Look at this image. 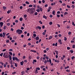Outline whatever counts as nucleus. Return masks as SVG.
Returning <instances> with one entry per match:
<instances>
[{"instance_id": "f257e3e1", "label": "nucleus", "mask_w": 75, "mask_h": 75, "mask_svg": "<svg viewBox=\"0 0 75 75\" xmlns=\"http://www.w3.org/2000/svg\"><path fill=\"white\" fill-rule=\"evenodd\" d=\"M3 57H4V58H8V55L7 54H6L4 53L3 54Z\"/></svg>"}, {"instance_id": "f03ea898", "label": "nucleus", "mask_w": 75, "mask_h": 75, "mask_svg": "<svg viewBox=\"0 0 75 75\" xmlns=\"http://www.w3.org/2000/svg\"><path fill=\"white\" fill-rule=\"evenodd\" d=\"M59 42V44H62V40L61 39H59L58 40Z\"/></svg>"}, {"instance_id": "7ed1b4c3", "label": "nucleus", "mask_w": 75, "mask_h": 75, "mask_svg": "<svg viewBox=\"0 0 75 75\" xmlns=\"http://www.w3.org/2000/svg\"><path fill=\"white\" fill-rule=\"evenodd\" d=\"M47 62H50V64H51L52 63V62H51V60L50 58H49V60H47Z\"/></svg>"}, {"instance_id": "20e7f679", "label": "nucleus", "mask_w": 75, "mask_h": 75, "mask_svg": "<svg viewBox=\"0 0 75 75\" xmlns=\"http://www.w3.org/2000/svg\"><path fill=\"white\" fill-rule=\"evenodd\" d=\"M3 35H2V37L3 38H4V37H5V36H6V33H4L3 32Z\"/></svg>"}, {"instance_id": "39448f33", "label": "nucleus", "mask_w": 75, "mask_h": 75, "mask_svg": "<svg viewBox=\"0 0 75 75\" xmlns=\"http://www.w3.org/2000/svg\"><path fill=\"white\" fill-rule=\"evenodd\" d=\"M31 11V9L30 8H29L28 9V11H27V12H28V13H29L30 12V11Z\"/></svg>"}, {"instance_id": "423d86ee", "label": "nucleus", "mask_w": 75, "mask_h": 75, "mask_svg": "<svg viewBox=\"0 0 75 75\" xmlns=\"http://www.w3.org/2000/svg\"><path fill=\"white\" fill-rule=\"evenodd\" d=\"M3 24H4V23L3 22H0V25H1V27H2L3 26Z\"/></svg>"}, {"instance_id": "0eeeda50", "label": "nucleus", "mask_w": 75, "mask_h": 75, "mask_svg": "<svg viewBox=\"0 0 75 75\" xmlns=\"http://www.w3.org/2000/svg\"><path fill=\"white\" fill-rule=\"evenodd\" d=\"M15 60L18 62H19V61H20V60L17 57H15Z\"/></svg>"}, {"instance_id": "6e6552de", "label": "nucleus", "mask_w": 75, "mask_h": 75, "mask_svg": "<svg viewBox=\"0 0 75 75\" xmlns=\"http://www.w3.org/2000/svg\"><path fill=\"white\" fill-rule=\"evenodd\" d=\"M23 33V31L22 30H20L19 33H18V34H21V33Z\"/></svg>"}, {"instance_id": "1a4fd4ad", "label": "nucleus", "mask_w": 75, "mask_h": 75, "mask_svg": "<svg viewBox=\"0 0 75 75\" xmlns=\"http://www.w3.org/2000/svg\"><path fill=\"white\" fill-rule=\"evenodd\" d=\"M35 62H37V60L35 59L33 60L32 63L33 64H34V63H35Z\"/></svg>"}, {"instance_id": "9d476101", "label": "nucleus", "mask_w": 75, "mask_h": 75, "mask_svg": "<svg viewBox=\"0 0 75 75\" xmlns=\"http://www.w3.org/2000/svg\"><path fill=\"white\" fill-rule=\"evenodd\" d=\"M10 12H11V10H9L7 11V13L8 14H10Z\"/></svg>"}, {"instance_id": "9b49d317", "label": "nucleus", "mask_w": 75, "mask_h": 75, "mask_svg": "<svg viewBox=\"0 0 75 75\" xmlns=\"http://www.w3.org/2000/svg\"><path fill=\"white\" fill-rule=\"evenodd\" d=\"M20 31V30L18 29V30H16V33H19Z\"/></svg>"}, {"instance_id": "f8f14e48", "label": "nucleus", "mask_w": 75, "mask_h": 75, "mask_svg": "<svg viewBox=\"0 0 75 75\" xmlns=\"http://www.w3.org/2000/svg\"><path fill=\"white\" fill-rule=\"evenodd\" d=\"M35 74H38V70H37V69H36L35 71Z\"/></svg>"}, {"instance_id": "ddd939ff", "label": "nucleus", "mask_w": 75, "mask_h": 75, "mask_svg": "<svg viewBox=\"0 0 75 75\" xmlns=\"http://www.w3.org/2000/svg\"><path fill=\"white\" fill-rule=\"evenodd\" d=\"M37 28H38L39 30H41V27H40V26H38L37 27Z\"/></svg>"}, {"instance_id": "4468645a", "label": "nucleus", "mask_w": 75, "mask_h": 75, "mask_svg": "<svg viewBox=\"0 0 75 75\" xmlns=\"http://www.w3.org/2000/svg\"><path fill=\"white\" fill-rule=\"evenodd\" d=\"M69 68V66H67V67H64V69H68Z\"/></svg>"}, {"instance_id": "2eb2a0df", "label": "nucleus", "mask_w": 75, "mask_h": 75, "mask_svg": "<svg viewBox=\"0 0 75 75\" xmlns=\"http://www.w3.org/2000/svg\"><path fill=\"white\" fill-rule=\"evenodd\" d=\"M55 62L59 63V61L58 60L56 59L55 60Z\"/></svg>"}, {"instance_id": "dca6fc26", "label": "nucleus", "mask_w": 75, "mask_h": 75, "mask_svg": "<svg viewBox=\"0 0 75 75\" xmlns=\"http://www.w3.org/2000/svg\"><path fill=\"white\" fill-rule=\"evenodd\" d=\"M23 63H24V61H22V62H20L21 65H23Z\"/></svg>"}, {"instance_id": "f3484780", "label": "nucleus", "mask_w": 75, "mask_h": 75, "mask_svg": "<svg viewBox=\"0 0 75 75\" xmlns=\"http://www.w3.org/2000/svg\"><path fill=\"white\" fill-rule=\"evenodd\" d=\"M54 52H56V54H57V55H58V51L57 50H55Z\"/></svg>"}, {"instance_id": "a211bd4d", "label": "nucleus", "mask_w": 75, "mask_h": 75, "mask_svg": "<svg viewBox=\"0 0 75 75\" xmlns=\"http://www.w3.org/2000/svg\"><path fill=\"white\" fill-rule=\"evenodd\" d=\"M43 18H45V19H47V16H45V15L43 16Z\"/></svg>"}, {"instance_id": "6ab92c4d", "label": "nucleus", "mask_w": 75, "mask_h": 75, "mask_svg": "<svg viewBox=\"0 0 75 75\" xmlns=\"http://www.w3.org/2000/svg\"><path fill=\"white\" fill-rule=\"evenodd\" d=\"M52 14L53 15H55V11L54 10L52 12Z\"/></svg>"}, {"instance_id": "aec40b11", "label": "nucleus", "mask_w": 75, "mask_h": 75, "mask_svg": "<svg viewBox=\"0 0 75 75\" xmlns=\"http://www.w3.org/2000/svg\"><path fill=\"white\" fill-rule=\"evenodd\" d=\"M30 51L33 52H36V51L34 50H30Z\"/></svg>"}, {"instance_id": "412c9836", "label": "nucleus", "mask_w": 75, "mask_h": 75, "mask_svg": "<svg viewBox=\"0 0 75 75\" xmlns=\"http://www.w3.org/2000/svg\"><path fill=\"white\" fill-rule=\"evenodd\" d=\"M36 40H39V37L38 36H37L36 38Z\"/></svg>"}, {"instance_id": "4be33fe9", "label": "nucleus", "mask_w": 75, "mask_h": 75, "mask_svg": "<svg viewBox=\"0 0 75 75\" xmlns=\"http://www.w3.org/2000/svg\"><path fill=\"white\" fill-rule=\"evenodd\" d=\"M12 59H13V61H15V60L16 59V57H12Z\"/></svg>"}, {"instance_id": "5701e85b", "label": "nucleus", "mask_w": 75, "mask_h": 75, "mask_svg": "<svg viewBox=\"0 0 75 75\" xmlns=\"http://www.w3.org/2000/svg\"><path fill=\"white\" fill-rule=\"evenodd\" d=\"M52 36H50L49 38V40H51V39H52Z\"/></svg>"}, {"instance_id": "b1692460", "label": "nucleus", "mask_w": 75, "mask_h": 75, "mask_svg": "<svg viewBox=\"0 0 75 75\" xmlns=\"http://www.w3.org/2000/svg\"><path fill=\"white\" fill-rule=\"evenodd\" d=\"M68 14V12H66L64 13V16H65V15L67 14Z\"/></svg>"}, {"instance_id": "393cba45", "label": "nucleus", "mask_w": 75, "mask_h": 75, "mask_svg": "<svg viewBox=\"0 0 75 75\" xmlns=\"http://www.w3.org/2000/svg\"><path fill=\"white\" fill-rule=\"evenodd\" d=\"M36 69H37V70H40V68L39 67H38V68H36Z\"/></svg>"}, {"instance_id": "a878e982", "label": "nucleus", "mask_w": 75, "mask_h": 75, "mask_svg": "<svg viewBox=\"0 0 75 75\" xmlns=\"http://www.w3.org/2000/svg\"><path fill=\"white\" fill-rule=\"evenodd\" d=\"M9 58L10 60H11V59H12V58L11 57V56L10 55H9Z\"/></svg>"}, {"instance_id": "bb28decb", "label": "nucleus", "mask_w": 75, "mask_h": 75, "mask_svg": "<svg viewBox=\"0 0 75 75\" xmlns=\"http://www.w3.org/2000/svg\"><path fill=\"white\" fill-rule=\"evenodd\" d=\"M25 3H26V4H30V3L27 1H26L25 2Z\"/></svg>"}, {"instance_id": "cd10ccee", "label": "nucleus", "mask_w": 75, "mask_h": 75, "mask_svg": "<svg viewBox=\"0 0 75 75\" xmlns=\"http://www.w3.org/2000/svg\"><path fill=\"white\" fill-rule=\"evenodd\" d=\"M10 64H11V65L13 64V60H11V62H10Z\"/></svg>"}, {"instance_id": "c85d7f7f", "label": "nucleus", "mask_w": 75, "mask_h": 75, "mask_svg": "<svg viewBox=\"0 0 75 75\" xmlns=\"http://www.w3.org/2000/svg\"><path fill=\"white\" fill-rule=\"evenodd\" d=\"M23 18H20L19 20L20 21H23Z\"/></svg>"}, {"instance_id": "c756f323", "label": "nucleus", "mask_w": 75, "mask_h": 75, "mask_svg": "<svg viewBox=\"0 0 75 75\" xmlns=\"http://www.w3.org/2000/svg\"><path fill=\"white\" fill-rule=\"evenodd\" d=\"M39 9L41 11H42V8H40Z\"/></svg>"}, {"instance_id": "7c9ffc66", "label": "nucleus", "mask_w": 75, "mask_h": 75, "mask_svg": "<svg viewBox=\"0 0 75 75\" xmlns=\"http://www.w3.org/2000/svg\"><path fill=\"white\" fill-rule=\"evenodd\" d=\"M70 52H71V53H72L74 52V51L73 50H70Z\"/></svg>"}, {"instance_id": "2f4dec72", "label": "nucleus", "mask_w": 75, "mask_h": 75, "mask_svg": "<svg viewBox=\"0 0 75 75\" xmlns=\"http://www.w3.org/2000/svg\"><path fill=\"white\" fill-rule=\"evenodd\" d=\"M33 5H29V7H32Z\"/></svg>"}, {"instance_id": "473e14b6", "label": "nucleus", "mask_w": 75, "mask_h": 75, "mask_svg": "<svg viewBox=\"0 0 75 75\" xmlns=\"http://www.w3.org/2000/svg\"><path fill=\"white\" fill-rule=\"evenodd\" d=\"M49 10H51L52 8V7H51V6H49Z\"/></svg>"}, {"instance_id": "72a5a7b5", "label": "nucleus", "mask_w": 75, "mask_h": 75, "mask_svg": "<svg viewBox=\"0 0 75 75\" xmlns=\"http://www.w3.org/2000/svg\"><path fill=\"white\" fill-rule=\"evenodd\" d=\"M21 73L22 74H25V72H24V71H23L21 72Z\"/></svg>"}, {"instance_id": "f704fd0d", "label": "nucleus", "mask_w": 75, "mask_h": 75, "mask_svg": "<svg viewBox=\"0 0 75 75\" xmlns=\"http://www.w3.org/2000/svg\"><path fill=\"white\" fill-rule=\"evenodd\" d=\"M67 8H71V6L69 5H67Z\"/></svg>"}, {"instance_id": "c9c22d12", "label": "nucleus", "mask_w": 75, "mask_h": 75, "mask_svg": "<svg viewBox=\"0 0 75 75\" xmlns=\"http://www.w3.org/2000/svg\"><path fill=\"white\" fill-rule=\"evenodd\" d=\"M6 43H8L9 42V40H7L6 41Z\"/></svg>"}, {"instance_id": "e433bc0d", "label": "nucleus", "mask_w": 75, "mask_h": 75, "mask_svg": "<svg viewBox=\"0 0 75 75\" xmlns=\"http://www.w3.org/2000/svg\"><path fill=\"white\" fill-rule=\"evenodd\" d=\"M45 61L44 62V64H47V60H45Z\"/></svg>"}, {"instance_id": "4c0bfd02", "label": "nucleus", "mask_w": 75, "mask_h": 75, "mask_svg": "<svg viewBox=\"0 0 75 75\" xmlns=\"http://www.w3.org/2000/svg\"><path fill=\"white\" fill-rule=\"evenodd\" d=\"M3 9H4V10H6V8H7V7H6L5 6H4L3 7Z\"/></svg>"}, {"instance_id": "58836bf2", "label": "nucleus", "mask_w": 75, "mask_h": 75, "mask_svg": "<svg viewBox=\"0 0 75 75\" xmlns=\"http://www.w3.org/2000/svg\"><path fill=\"white\" fill-rule=\"evenodd\" d=\"M38 13L37 12H36L35 13V16H37V15H38Z\"/></svg>"}, {"instance_id": "ea45409f", "label": "nucleus", "mask_w": 75, "mask_h": 75, "mask_svg": "<svg viewBox=\"0 0 75 75\" xmlns=\"http://www.w3.org/2000/svg\"><path fill=\"white\" fill-rule=\"evenodd\" d=\"M9 54L10 55H13V53L11 52H9Z\"/></svg>"}, {"instance_id": "a19ab883", "label": "nucleus", "mask_w": 75, "mask_h": 75, "mask_svg": "<svg viewBox=\"0 0 75 75\" xmlns=\"http://www.w3.org/2000/svg\"><path fill=\"white\" fill-rule=\"evenodd\" d=\"M52 22H50V23H49V25H52Z\"/></svg>"}, {"instance_id": "79ce46f5", "label": "nucleus", "mask_w": 75, "mask_h": 75, "mask_svg": "<svg viewBox=\"0 0 75 75\" xmlns=\"http://www.w3.org/2000/svg\"><path fill=\"white\" fill-rule=\"evenodd\" d=\"M71 59H72V60H73V59H74V58H75L74 56H73L72 57H71Z\"/></svg>"}, {"instance_id": "37998d69", "label": "nucleus", "mask_w": 75, "mask_h": 75, "mask_svg": "<svg viewBox=\"0 0 75 75\" xmlns=\"http://www.w3.org/2000/svg\"><path fill=\"white\" fill-rule=\"evenodd\" d=\"M66 72H70V70H68V69L66 70Z\"/></svg>"}, {"instance_id": "c03bdc74", "label": "nucleus", "mask_w": 75, "mask_h": 75, "mask_svg": "<svg viewBox=\"0 0 75 75\" xmlns=\"http://www.w3.org/2000/svg\"><path fill=\"white\" fill-rule=\"evenodd\" d=\"M67 50H69L71 49V48L69 47H67Z\"/></svg>"}, {"instance_id": "a18cd8bd", "label": "nucleus", "mask_w": 75, "mask_h": 75, "mask_svg": "<svg viewBox=\"0 0 75 75\" xmlns=\"http://www.w3.org/2000/svg\"><path fill=\"white\" fill-rule=\"evenodd\" d=\"M33 35L34 37H36V36H37V35H36V34H34Z\"/></svg>"}, {"instance_id": "49530a36", "label": "nucleus", "mask_w": 75, "mask_h": 75, "mask_svg": "<svg viewBox=\"0 0 75 75\" xmlns=\"http://www.w3.org/2000/svg\"><path fill=\"white\" fill-rule=\"evenodd\" d=\"M39 22L41 24H42V22H41V21H40Z\"/></svg>"}, {"instance_id": "de8ad7c7", "label": "nucleus", "mask_w": 75, "mask_h": 75, "mask_svg": "<svg viewBox=\"0 0 75 75\" xmlns=\"http://www.w3.org/2000/svg\"><path fill=\"white\" fill-rule=\"evenodd\" d=\"M36 11L37 12H40V10L39 9H38L37 10H36Z\"/></svg>"}, {"instance_id": "09e8293b", "label": "nucleus", "mask_w": 75, "mask_h": 75, "mask_svg": "<svg viewBox=\"0 0 75 75\" xmlns=\"http://www.w3.org/2000/svg\"><path fill=\"white\" fill-rule=\"evenodd\" d=\"M72 25H74V26H75V23H74V22H72Z\"/></svg>"}, {"instance_id": "8fccbe9b", "label": "nucleus", "mask_w": 75, "mask_h": 75, "mask_svg": "<svg viewBox=\"0 0 75 75\" xmlns=\"http://www.w3.org/2000/svg\"><path fill=\"white\" fill-rule=\"evenodd\" d=\"M71 7L73 8H75V5H73L71 6Z\"/></svg>"}, {"instance_id": "3c124183", "label": "nucleus", "mask_w": 75, "mask_h": 75, "mask_svg": "<svg viewBox=\"0 0 75 75\" xmlns=\"http://www.w3.org/2000/svg\"><path fill=\"white\" fill-rule=\"evenodd\" d=\"M3 53H2L1 54H0V56L1 57H2V56H3Z\"/></svg>"}, {"instance_id": "603ef678", "label": "nucleus", "mask_w": 75, "mask_h": 75, "mask_svg": "<svg viewBox=\"0 0 75 75\" xmlns=\"http://www.w3.org/2000/svg\"><path fill=\"white\" fill-rule=\"evenodd\" d=\"M0 36H1V37H3V34L2 33L0 34Z\"/></svg>"}, {"instance_id": "864d4df0", "label": "nucleus", "mask_w": 75, "mask_h": 75, "mask_svg": "<svg viewBox=\"0 0 75 75\" xmlns=\"http://www.w3.org/2000/svg\"><path fill=\"white\" fill-rule=\"evenodd\" d=\"M57 17H60V15L57 14Z\"/></svg>"}, {"instance_id": "5fc2aeb1", "label": "nucleus", "mask_w": 75, "mask_h": 75, "mask_svg": "<svg viewBox=\"0 0 75 75\" xmlns=\"http://www.w3.org/2000/svg\"><path fill=\"white\" fill-rule=\"evenodd\" d=\"M10 23H8L7 24V25H8V26H10Z\"/></svg>"}, {"instance_id": "6e6d98bb", "label": "nucleus", "mask_w": 75, "mask_h": 75, "mask_svg": "<svg viewBox=\"0 0 75 75\" xmlns=\"http://www.w3.org/2000/svg\"><path fill=\"white\" fill-rule=\"evenodd\" d=\"M75 47V45H74L72 46V48H74Z\"/></svg>"}, {"instance_id": "4d7b16f0", "label": "nucleus", "mask_w": 75, "mask_h": 75, "mask_svg": "<svg viewBox=\"0 0 75 75\" xmlns=\"http://www.w3.org/2000/svg\"><path fill=\"white\" fill-rule=\"evenodd\" d=\"M3 29L4 30H6V26H4V27Z\"/></svg>"}, {"instance_id": "13d9d810", "label": "nucleus", "mask_w": 75, "mask_h": 75, "mask_svg": "<svg viewBox=\"0 0 75 75\" xmlns=\"http://www.w3.org/2000/svg\"><path fill=\"white\" fill-rule=\"evenodd\" d=\"M68 34L69 35H71V32H69L68 33Z\"/></svg>"}, {"instance_id": "bf43d9fd", "label": "nucleus", "mask_w": 75, "mask_h": 75, "mask_svg": "<svg viewBox=\"0 0 75 75\" xmlns=\"http://www.w3.org/2000/svg\"><path fill=\"white\" fill-rule=\"evenodd\" d=\"M24 17L25 18H26L27 17V16L26 15H24Z\"/></svg>"}, {"instance_id": "052dcab7", "label": "nucleus", "mask_w": 75, "mask_h": 75, "mask_svg": "<svg viewBox=\"0 0 75 75\" xmlns=\"http://www.w3.org/2000/svg\"><path fill=\"white\" fill-rule=\"evenodd\" d=\"M64 41H66L67 40V37H64Z\"/></svg>"}, {"instance_id": "680f3d73", "label": "nucleus", "mask_w": 75, "mask_h": 75, "mask_svg": "<svg viewBox=\"0 0 75 75\" xmlns=\"http://www.w3.org/2000/svg\"><path fill=\"white\" fill-rule=\"evenodd\" d=\"M6 64H4V67H5L6 68Z\"/></svg>"}, {"instance_id": "e2e57ef3", "label": "nucleus", "mask_w": 75, "mask_h": 75, "mask_svg": "<svg viewBox=\"0 0 75 75\" xmlns=\"http://www.w3.org/2000/svg\"><path fill=\"white\" fill-rule=\"evenodd\" d=\"M42 2L43 3H44L45 2V0H42Z\"/></svg>"}, {"instance_id": "0e129e2a", "label": "nucleus", "mask_w": 75, "mask_h": 75, "mask_svg": "<svg viewBox=\"0 0 75 75\" xmlns=\"http://www.w3.org/2000/svg\"><path fill=\"white\" fill-rule=\"evenodd\" d=\"M15 66L16 67H17V64L16 63L15 64Z\"/></svg>"}, {"instance_id": "69168bd1", "label": "nucleus", "mask_w": 75, "mask_h": 75, "mask_svg": "<svg viewBox=\"0 0 75 75\" xmlns=\"http://www.w3.org/2000/svg\"><path fill=\"white\" fill-rule=\"evenodd\" d=\"M14 41H15V40H11L12 42H14Z\"/></svg>"}, {"instance_id": "338daca9", "label": "nucleus", "mask_w": 75, "mask_h": 75, "mask_svg": "<svg viewBox=\"0 0 75 75\" xmlns=\"http://www.w3.org/2000/svg\"><path fill=\"white\" fill-rule=\"evenodd\" d=\"M9 51H12L13 49H11L9 50Z\"/></svg>"}, {"instance_id": "774afa93", "label": "nucleus", "mask_w": 75, "mask_h": 75, "mask_svg": "<svg viewBox=\"0 0 75 75\" xmlns=\"http://www.w3.org/2000/svg\"><path fill=\"white\" fill-rule=\"evenodd\" d=\"M60 11H58L57 12V14H60Z\"/></svg>"}]
</instances>
